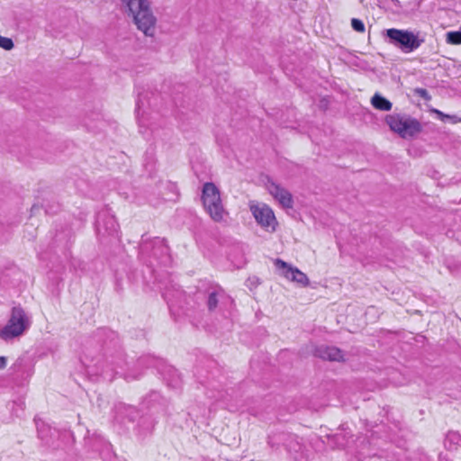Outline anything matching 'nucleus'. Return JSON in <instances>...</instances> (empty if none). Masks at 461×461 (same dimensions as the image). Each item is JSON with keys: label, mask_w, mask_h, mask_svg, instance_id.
Masks as SVG:
<instances>
[{"label": "nucleus", "mask_w": 461, "mask_h": 461, "mask_svg": "<svg viewBox=\"0 0 461 461\" xmlns=\"http://www.w3.org/2000/svg\"><path fill=\"white\" fill-rule=\"evenodd\" d=\"M81 362L90 375L102 376L109 382L116 375L123 376L127 381L139 378L138 375L124 372L126 362L117 335L106 328L99 329L86 341Z\"/></svg>", "instance_id": "f257e3e1"}, {"label": "nucleus", "mask_w": 461, "mask_h": 461, "mask_svg": "<svg viewBox=\"0 0 461 461\" xmlns=\"http://www.w3.org/2000/svg\"><path fill=\"white\" fill-rule=\"evenodd\" d=\"M124 13L131 18L138 30L146 36L155 33L157 18L153 14L149 0H122Z\"/></svg>", "instance_id": "f03ea898"}, {"label": "nucleus", "mask_w": 461, "mask_h": 461, "mask_svg": "<svg viewBox=\"0 0 461 461\" xmlns=\"http://www.w3.org/2000/svg\"><path fill=\"white\" fill-rule=\"evenodd\" d=\"M140 254L142 258H154L164 266L171 262L169 248L165 243V240L159 237L149 239L146 234L142 235Z\"/></svg>", "instance_id": "7ed1b4c3"}, {"label": "nucleus", "mask_w": 461, "mask_h": 461, "mask_svg": "<svg viewBox=\"0 0 461 461\" xmlns=\"http://www.w3.org/2000/svg\"><path fill=\"white\" fill-rule=\"evenodd\" d=\"M202 201L205 211L214 221H221L227 214L221 198L219 188L212 182L203 185Z\"/></svg>", "instance_id": "20e7f679"}, {"label": "nucleus", "mask_w": 461, "mask_h": 461, "mask_svg": "<svg viewBox=\"0 0 461 461\" xmlns=\"http://www.w3.org/2000/svg\"><path fill=\"white\" fill-rule=\"evenodd\" d=\"M384 35L389 44L400 49L404 53L414 51L424 41L423 39L408 30L391 28L385 30Z\"/></svg>", "instance_id": "39448f33"}, {"label": "nucleus", "mask_w": 461, "mask_h": 461, "mask_svg": "<svg viewBox=\"0 0 461 461\" xmlns=\"http://www.w3.org/2000/svg\"><path fill=\"white\" fill-rule=\"evenodd\" d=\"M31 325L30 318L20 306L12 309L7 324L0 330V338L4 340L21 336Z\"/></svg>", "instance_id": "423d86ee"}, {"label": "nucleus", "mask_w": 461, "mask_h": 461, "mask_svg": "<svg viewBox=\"0 0 461 461\" xmlns=\"http://www.w3.org/2000/svg\"><path fill=\"white\" fill-rule=\"evenodd\" d=\"M385 121L390 129L403 139L413 138L422 131L420 122L409 115L391 114Z\"/></svg>", "instance_id": "0eeeda50"}, {"label": "nucleus", "mask_w": 461, "mask_h": 461, "mask_svg": "<svg viewBox=\"0 0 461 461\" xmlns=\"http://www.w3.org/2000/svg\"><path fill=\"white\" fill-rule=\"evenodd\" d=\"M268 444L272 447H278L280 445L285 446L296 460L307 459V455L303 452V446L296 435L286 432L275 433L268 437Z\"/></svg>", "instance_id": "6e6552de"}, {"label": "nucleus", "mask_w": 461, "mask_h": 461, "mask_svg": "<svg viewBox=\"0 0 461 461\" xmlns=\"http://www.w3.org/2000/svg\"><path fill=\"white\" fill-rule=\"evenodd\" d=\"M250 210L257 222L261 227L270 228L272 232L276 231L277 221L270 207L264 204L262 206H251Z\"/></svg>", "instance_id": "1a4fd4ad"}, {"label": "nucleus", "mask_w": 461, "mask_h": 461, "mask_svg": "<svg viewBox=\"0 0 461 461\" xmlns=\"http://www.w3.org/2000/svg\"><path fill=\"white\" fill-rule=\"evenodd\" d=\"M275 266L280 271L281 275H283L285 278L294 281L303 286H307L309 285V278L304 273L296 267L289 266L284 260L280 258L276 259Z\"/></svg>", "instance_id": "9d476101"}, {"label": "nucleus", "mask_w": 461, "mask_h": 461, "mask_svg": "<svg viewBox=\"0 0 461 461\" xmlns=\"http://www.w3.org/2000/svg\"><path fill=\"white\" fill-rule=\"evenodd\" d=\"M325 437L332 448H344L348 446L352 433L347 424H341L335 434H326Z\"/></svg>", "instance_id": "9b49d317"}, {"label": "nucleus", "mask_w": 461, "mask_h": 461, "mask_svg": "<svg viewBox=\"0 0 461 461\" xmlns=\"http://www.w3.org/2000/svg\"><path fill=\"white\" fill-rule=\"evenodd\" d=\"M267 189L269 194L276 199L284 208L293 207V197L288 190L275 182H268Z\"/></svg>", "instance_id": "f8f14e48"}, {"label": "nucleus", "mask_w": 461, "mask_h": 461, "mask_svg": "<svg viewBox=\"0 0 461 461\" xmlns=\"http://www.w3.org/2000/svg\"><path fill=\"white\" fill-rule=\"evenodd\" d=\"M95 224L99 232L102 228H104L105 232L109 235H113L117 232L118 224L115 218L112 215H108L105 212H101L97 214Z\"/></svg>", "instance_id": "ddd939ff"}, {"label": "nucleus", "mask_w": 461, "mask_h": 461, "mask_svg": "<svg viewBox=\"0 0 461 461\" xmlns=\"http://www.w3.org/2000/svg\"><path fill=\"white\" fill-rule=\"evenodd\" d=\"M315 356L324 360L344 361L343 352L337 347L321 345L315 349Z\"/></svg>", "instance_id": "4468645a"}, {"label": "nucleus", "mask_w": 461, "mask_h": 461, "mask_svg": "<svg viewBox=\"0 0 461 461\" xmlns=\"http://www.w3.org/2000/svg\"><path fill=\"white\" fill-rule=\"evenodd\" d=\"M115 413L117 420H128L131 422H133L140 414L136 407L122 402L115 406Z\"/></svg>", "instance_id": "2eb2a0df"}, {"label": "nucleus", "mask_w": 461, "mask_h": 461, "mask_svg": "<svg viewBox=\"0 0 461 461\" xmlns=\"http://www.w3.org/2000/svg\"><path fill=\"white\" fill-rule=\"evenodd\" d=\"M163 297L167 302V303H174L181 300V298L185 295L184 291L180 289V286L170 281L163 287Z\"/></svg>", "instance_id": "dca6fc26"}, {"label": "nucleus", "mask_w": 461, "mask_h": 461, "mask_svg": "<svg viewBox=\"0 0 461 461\" xmlns=\"http://www.w3.org/2000/svg\"><path fill=\"white\" fill-rule=\"evenodd\" d=\"M34 421L39 438L44 442V444L50 445L52 438H54L57 433L56 429H52L48 424L40 419H34Z\"/></svg>", "instance_id": "f3484780"}, {"label": "nucleus", "mask_w": 461, "mask_h": 461, "mask_svg": "<svg viewBox=\"0 0 461 461\" xmlns=\"http://www.w3.org/2000/svg\"><path fill=\"white\" fill-rule=\"evenodd\" d=\"M162 375L168 386L172 388H177L181 385L182 379L180 374L173 366H167Z\"/></svg>", "instance_id": "a211bd4d"}, {"label": "nucleus", "mask_w": 461, "mask_h": 461, "mask_svg": "<svg viewBox=\"0 0 461 461\" xmlns=\"http://www.w3.org/2000/svg\"><path fill=\"white\" fill-rule=\"evenodd\" d=\"M371 104L379 111L388 112L392 109L393 104L379 93H375L371 98Z\"/></svg>", "instance_id": "6ab92c4d"}, {"label": "nucleus", "mask_w": 461, "mask_h": 461, "mask_svg": "<svg viewBox=\"0 0 461 461\" xmlns=\"http://www.w3.org/2000/svg\"><path fill=\"white\" fill-rule=\"evenodd\" d=\"M223 297L224 292L221 288L210 292L206 303L209 312H213L217 308L220 300Z\"/></svg>", "instance_id": "aec40b11"}, {"label": "nucleus", "mask_w": 461, "mask_h": 461, "mask_svg": "<svg viewBox=\"0 0 461 461\" xmlns=\"http://www.w3.org/2000/svg\"><path fill=\"white\" fill-rule=\"evenodd\" d=\"M445 447L448 449L461 447V434L457 431H449L444 440Z\"/></svg>", "instance_id": "412c9836"}, {"label": "nucleus", "mask_w": 461, "mask_h": 461, "mask_svg": "<svg viewBox=\"0 0 461 461\" xmlns=\"http://www.w3.org/2000/svg\"><path fill=\"white\" fill-rule=\"evenodd\" d=\"M446 41L449 44H461V28L460 31L448 32L446 35Z\"/></svg>", "instance_id": "4be33fe9"}, {"label": "nucleus", "mask_w": 461, "mask_h": 461, "mask_svg": "<svg viewBox=\"0 0 461 461\" xmlns=\"http://www.w3.org/2000/svg\"><path fill=\"white\" fill-rule=\"evenodd\" d=\"M14 47V41L11 38L3 37L0 35V48L5 50H11Z\"/></svg>", "instance_id": "5701e85b"}, {"label": "nucleus", "mask_w": 461, "mask_h": 461, "mask_svg": "<svg viewBox=\"0 0 461 461\" xmlns=\"http://www.w3.org/2000/svg\"><path fill=\"white\" fill-rule=\"evenodd\" d=\"M351 26H352L353 30L357 32H365V24H364V23L361 20L357 19V18L351 19Z\"/></svg>", "instance_id": "b1692460"}, {"label": "nucleus", "mask_w": 461, "mask_h": 461, "mask_svg": "<svg viewBox=\"0 0 461 461\" xmlns=\"http://www.w3.org/2000/svg\"><path fill=\"white\" fill-rule=\"evenodd\" d=\"M419 460L420 461H431V456L427 455L426 453H420L419 455ZM438 461H448V460L445 455H443L442 453H439L438 455Z\"/></svg>", "instance_id": "393cba45"}, {"label": "nucleus", "mask_w": 461, "mask_h": 461, "mask_svg": "<svg viewBox=\"0 0 461 461\" xmlns=\"http://www.w3.org/2000/svg\"><path fill=\"white\" fill-rule=\"evenodd\" d=\"M414 93L420 97H421L423 100L429 101L431 99L430 95L425 88H416L414 90Z\"/></svg>", "instance_id": "a878e982"}, {"label": "nucleus", "mask_w": 461, "mask_h": 461, "mask_svg": "<svg viewBox=\"0 0 461 461\" xmlns=\"http://www.w3.org/2000/svg\"><path fill=\"white\" fill-rule=\"evenodd\" d=\"M142 424H147L148 427H147V432L145 433V435H147L148 433H150L151 430L153 429L154 428V422L153 420H150L149 418H142V420H141Z\"/></svg>", "instance_id": "bb28decb"}, {"label": "nucleus", "mask_w": 461, "mask_h": 461, "mask_svg": "<svg viewBox=\"0 0 461 461\" xmlns=\"http://www.w3.org/2000/svg\"><path fill=\"white\" fill-rule=\"evenodd\" d=\"M159 394L158 393H151L146 399L145 402H147L148 407H149V402L153 401H158L159 399Z\"/></svg>", "instance_id": "cd10ccee"}, {"label": "nucleus", "mask_w": 461, "mask_h": 461, "mask_svg": "<svg viewBox=\"0 0 461 461\" xmlns=\"http://www.w3.org/2000/svg\"><path fill=\"white\" fill-rule=\"evenodd\" d=\"M420 453H424L423 451H418L414 453L411 456H406L403 459H397L396 461H420L419 460V455Z\"/></svg>", "instance_id": "c85d7f7f"}, {"label": "nucleus", "mask_w": 461, "mask_h": 461, "mask_svg": "<svg viewBox=\"0 0 461 461\" xmlns=\"http://www.w3.org/2000/svg\"><path fill=\"white\" fill-rule=\"evenodd\" d=\"M143 107H144V102L141 99V97L139 96L137 103H136V112H137L138 115L140 114V113Z\"/></svg>", "instance_id": "c756f323"}, {"label": "nucleus", "mask_w": 461, "mask_h": 461, "mask_svg": "<svg viewBox=\"0 0 461 461\" xmlns=\"http://www.w3.org/2000/svg\"><path fill=\"white\" fill-rule=\"evenodd\" d=\"M7 364V359L5 357H0V369L5 368Z\"/></svg>", "instance_id": "7c9ffc66"}, {"label": "nucleus", "mask_w": 461, "mask_h": 461, "mask_svg": "<svg viewBox=\"0 0 461 461\" xmlns=\"http://www.w3.org/2000/svg\"><path fill=\"white\" fill-rule=\"evenodd\" d=\"M14 405L19 406L22 411L24 409V402L23 401H19V402H14Z\"/></svg>", "instance_id": "2f4dec72"}, {"label": "nucleus", "mask_w": 461, "mask_h": 461, "mask_svg": "<svg viewBox=\"0 0 461 461\" xmlns=\"http://www.w3.org/2000/svg\"><path fill=\"white\" fill-rule=\"evenodd\" d=\"M38 208H39V207H38V205H37V204H33V205L32 206V212H35L38 210Z\"/></svg>", "instance_id": "473e14b6"}, {"label": "nucleus", "mask_w": 461, "mask_h": 461, "mask_svg": "<svg viewBox=\"0 0 461 461\" xmlns=\"http://www.w3.org/2000/svg\"><path fill=\"white\" fill-rule=\"evenodd\" d=\"M45 212L47 213H53V212H55V211H52L50 208H47V207L45 208Z\"/></svg>", "instance_id": "72a5a7b5"}, {"label": "nucleus", "mask_w": 461, "mask_h": 461, "mask_svg": "<svg viewBox=\"0 0 461 461\" xmlns=\"http://www.w3.org/2000/svg\"><path fill=\"white\" fill-rule=\"evenodd\" d=\"M145 361H146V358L141 357V358L139 359V364L142 365Z\"/></svg>", "instance_id": "f704fd0d"}, {"label": "nucleus", "mask_w": 461, "mask_h": 461, "mask_svg": "<svg viewBox=\"0 0 461 461\" xmlns=\"http://www.w3.org/2000/svg\"><path fill=\"white\" fill-rule=\"evenodd\" d=\"M436 113H437L438 114H439L440 116H443V115H444L442 112H439V111H438V110H436Z\"/></svg>", "instance_id": "c9c22d12"}]
</instances>
